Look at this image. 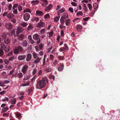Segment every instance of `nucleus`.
I'll return each mask as SVG.
<instances>
[{
	"mask_svg": "<svg viewBox=\"0 0 120 120\" xmlns=\"http://www.w3.org/2000/svg\"><path fill=\"white\" fill-rule=\"evenodd\" d=\"M19 51L17 48H16L14 50V54H17L19 52Z\"/></svg>",
	"mask_w": 120,
	"mask_h": 120,
	"instance_id": "f704fd0d",
	"label": "nucleus"
},
{
	"mask_svg": "<svg viewBox=\"0 0 120 120\" xmlns=\"http://www.w3.org/2000/svg\"><path fill=\"white\" fill-rule=\"evenodd\" d=\"M71 4L72 5L74 6H76L77 5V3L74 2H72Z\"/></svg>",
	"mask_w": 120,
	"mask_h": 120,
	"instance_id": "6e6d98bb",
	"label": "nucleus"
},
{
	"mask_svg": "<svg viewBox=\"0 0 120 120\" xmlns=\"http://www.w3.org/2000/svg\"><path fill=\"white\" fill-rule=\"evenodd\" d=\"M28 42L26 40L24 41L21 43L22 45L24 47L26 46L27 45Z\"/></svg>",
	"mask_w": 120,
	"mask_h": 120,
	"instance_id": "dca6fc26",
	"label": "nucleus"
},
{
	"mask_svg": "<svg viewBox=\"0 0 120 120\" xmlns=\"http://www.w3.org/2000/svg\"><path fill=\"white\" fill-rule=\"evenodd\" d=\"M32 55L31 54H28L27 56L26 60L27 61H28L30 60L31 59Z\"/></svg>",
	"mask_w": 120,
	"mask_h": 120,
	"instance_id": "ddd939ff",
	"label": "nucleus"
},
{
	"mask_svg": "<svg viewBox=\"0 0 120 120\" xmlns=\"http://www.w3.org/2000/svg\"><path fill=\"white\" fill-rule=\"evenodd\" d=\"M14 16V15L11 13H9L7 15V17L10 20L13 19Z\"/></svg>",
	"mask_w": 120,
	"mask_h": 120,
	"instance_id": "6e6552de",
	"label": "nucleus"
},
{
	"mask_svg": "<svg viewBox=\"0 0 120 120\" xmlns=\"http://www.w3.org/2000/svg\"><path fill=\"white\" fill-rule=\"evenodd\" d=\"M12 42L13 43V44H17L18 42L16 40V39H15L14 40H12Z\"/></svg>",
	"mask_w": 120,
	"mask_h": 120,
	"instance_id": "052dcab7",
	"label": "nucleus"
},
{
	"mask_svg": "<svg viewBox=\"0 0 120 120\" xmlns=\"http://www.w3.org/2000/svg\"><path fill=\"white\" fill-rule=\"evenodd\" d=\"M8 107H6L5 108H3L2 109V110L3 112H5L8 111Z\"/></svg>",
	"mask_w": 120,
	"mask_h": 120,
	"instance_id": "c9c22d12",
	"label": "nucleus"
},
{
	"mask_svg": "<svg viewBox=\"0 0 120 120\" xmlns=\"http://www.w3.org/2000/svg\"><path fill=\"white\" fill-rule=\"evenodd\" d=\"M35 59L34 61V63L35 64H37L39 62L41 58L39 57H37Z\"/></svg>",
	"mask_w": 120,
	"mask_h": 120,
	"instance_id": "4468645a",
	"label": "nucleus"
},
{
	"mask_svg": "<svg viewBox=\"0 0 120 120\" xmlns=\"http://www.w3.org/2000/svg\"><path fill=\"white\" fill-rule=\"evenodd\" d=\"M65 11V10L64 8H62L57 11V13L59 15H60V14H61Z\"/></svg>",
	"mask_w": 120,
	"mask_h": 120,
	"instance_id": "6ab92c4d",
	"label": "nucleus"
},
{
	"mask_svg": "<svg viewBox=\"0 0 120 120\" xmlns=\"http://www.w3.org/2000/svg\"><path fill=\"white\" fill-rule=\"evenodd\" d=\"M30 17V15L28 13H26L24 15L23 18L25 21H27L29 19Z\"/></svg>",
	"mask_w": 120,
	"mask_h": 120,
	"instance_id": "0eeeda50",
	"label": "nucleus"
},
{
	"mask_svg": "<svg viewBox=\"0 0 120 120\" xmlns=\"http://www.w3.org/2000/svg\"><path fill=\"white\" fill-rule=\"evenodd\" d=\"M65 49L64 47H61L60 49V52H62L64 51Z\"/></svg>",
	"mask_w": 120,
	"mask_h": 120,
	"instance_id": "774afa93",
	"label": "nucleus"
},
{
	"mask_svg": "<svg viewBox=\"0 0 120 120\" xmlns=\"http://www.w3.org/2000/svg\"><path fill=\"white\" fill-rule=\"evenodd\" d=\"M76 29L79 31H81L82 29V26L81 25H78L76 27Z\"/></svg>",
	"mask_w": 120,
	"mask_h": 120,
	"instance_id": "c85d7f7f",
	"label": "nucleus"
},
{
	"mask_svg": "<svg viewBox=\"0 0 120 120\" xmlns=\"http://www.w3.org/2000/svg\"><path fill=\"white\" fill-rule=\"evenodd\" d=\"M19 33L22 32L23 31V28L21 26H19L16 29Z\"/></svg>",
	"mask_w": 120,
	"mask_h": 120,
	"instance_id": "aec40b11",
	"label": "nucleus"
},
{
	"mask_svg": "<svg viewBox=\"0 0 120 120\" xmlns=\"http://www.w3.org/2000/svg\"><path fill=\"white\" fill-rule=\"evenodd\" d=\"M49 78L51 79H52L53 80L55 79V77L54 75H50L49 76Z\"/></svg>",
	"mask_w": 120,
	"mask_h": 120,
	"instance_id": "09e8293b",
	"label": "nucleus"
},
{
	"mask_svg": "<svg viewBox=\"0 0 120 120\" xmlns=\"http://www.w3.org/2000/svg\"><path fill=\"white\" fill-rule=\"evenodd\" d=\"M45 29H43L41 30L40 31V33L41 34H44L45 32Z\"/></svg>",
	"mask_w": 120,
	"mask_h": 120,
	"instance_id": "49530a36",
	"label": "nucleus"
},
{
	"mask_svg": "<svg viewBox=\"0 0 120 120\" xmlns=\"http://www.w3.org/2000/svg\"><path fill=\"white\" fill-rule=\"evenodd\" d=\"M24 38V36L23 34L20 35L18 37V38L20 40H22Z\"/></svg>",
	"mask_w": 120,
	"mask_h": 120,
	"instance_id": "7c9ffc66",
	"label": "nucleus"
},
{
	"mask_svg": "<svg viewBox=\"0 0 120 120\" xmlns=\"http://www.w3.org/2000/svg\"><path fill=\"white\" fill-rule=\"evenodd\" d=\"M4 26L6 28L9 30L11 29L12 27V26L11 23H9L5 24Z\"/></svg>",
	"mask_w": 120,
	"mask_h": 120,
	"instance_id": "423d86ee",
	"label": "nucleus"
},
{
	"mask_svg": "<svg viewBox=\"0 0 120 120\" xmlns=\"http://www.w3.org/2000/svg\"><path fill=\"white\" fill-rule=\"evenodd\" d=\"M24 92H20L19 93L18 95L20 96L23 95L24 94Z\"/></svg>",
	"mask_w": 120,
	"mask_h": 120,
	"instance_id": "5fc2aeb1",
	"label": "nucleus"
},
{
	"mask_svg": "<svg viewBox=\"0 0 120 120\" xmlns=\"http://www.w3.org/2000/svg\"><path fill=\"white\" fill-rule=\"evenodd\" d=\"M51 70V69L50 68H48L45 70V71L47 72H49Z\"/></svg>",
	"mask_w": 120,
	"mask_h": 120,
	"instance_id": "bf43d9fd",
	"label": "nucleus"
},
{
	"mask_svg": "<svg viewBox=\"0 0 120 120\" xmlns=\"http://www.w3.org/2000/svg\"><path fill=\"white\" fill-rule=\"evenodd\" d=\"M14 32V30H11V32L10 33H9V34H8L9 35V36H12V35L13 34Z\"/></svg>",
	"mask_w": 120,
	"mask_h": 120,
	"instance_id": "c03bdc74",
	"label": "nucleus"
},
{
	"mask_svg": "<svg viewBox=\"0 0 120 120\" xmlns=\"http://www.w3.org/2000/svg\"><path fill=\"white\" fill-rule=\"evenodd\" d=\"M65 21V23L66 25L67 26H68L70 23V19H66Z\"/></svg>",
	"mask_w": 120,
	"mask_h": 120,
	"instance_id": "bb28decb",
	"label": "nucleus"
},
{
	"mask_svg": "<svg viewBox=\"0 0 120 120\" xmlns=\"http://www.w3.org/2000/svg\"><path fill=\"white\" fill-rule=\"evenodd\" d=\"M33 55L34 59H36L38 57L37 54L35 52H34L33 53Z\"/></svg>",
	"mask_w": 120,
	"mask_h": 120,
	"instance_id": "58836bf2",
	"label": "nucleus"
},
{
	"mask_svg": "<svg viewBox=\"0 0 120 120\" xmlns=\"http://www.w3.org/2000/svg\"><path fill=\"white\" fill-rule=\"evenodd\" d=\"M83 13L82 11H80L77 13L76 15L78 16H82Z\"/></svg>",
	"mask_w": 120,
	"mask_h": 120,
	"instance_id": "cd10ccee",
	"label": "nucleus"
},
{
	"mask_svg": "<svg viewBox=\"0 0 120 120\" xmlns=\"http://www.w3.org/2000/svg\"><path fill=\"white\" fill-rule=\"evenodd\" d=\"M53 33L52 31H51V32H49L48 33V36L49 37H51L53 35Z\"/></svg>",
	"mask_w": 120,
	"mask_h": 120,
	"instance_id": "2f4dec72",
	"label": "nucleus"
},
{
	"mask_svg": "<svg viewBox=\"0 0 120 120\" xmlns=\"http://www.w3.org/2000/svg\"><path fill=\"white\" fill-rule=\"evenodd\" d=\"M14 35L15 37H17L19 35V33L16 29L14 30Z\"/></svg>",
	"mask_w": 120,
	"mask_h": 120,
	"instance_id": "412c9836",
	"label": "nucleus"
},
{
	"mask_svg": "<svg viewBox=\"0 0 120 120\" xmlns=\"http://www.w3.org/2000/svg\"><path fill=\"white\" fill-rule=\"evenodd\" d=\"M10 39L8 38H7L4 40V42L6 44H8L10 42Z\"/></svg>",
	"mask_w": 120,
	"mask_h": 120,
	"instance_id": "b1692460",
	"label": "nucleus"
},
{
	"mask_svg": "<svg viewBox=\"0 0 120 120\" xmlns=\"http://www.w3.org/2000/svg\"><path fill=\"white\" fill-rule=\"evenodd\" d=\"M64 66L62 64H61L60 66L58 68V70L59 71H62L63 69Z\"/></svg>",
	"mask_w": 120,
	"mask_h": 120,
	"instance_id": "a878e982",
	"label": "nucleus"
},
{
	"mask_svg": "<svg viewBox=\"0 0 120 120\" xmlns=\"http://www.w3.org/2000/svg\"><path fill=\"white\" fill-rule=\"evenodd\" d=\"M32 26L31 25H30L27 27V30H30L32 28Z\"/></svg>",
	"mask_w": 120,
	"mask_h": 120,
	"instance_id": "ea45409f",
	"label": "nucleus"
},
{
	"mask_svg": "<svg viewBox=\"0 0 120 120\" xmlns=\"http://www.w3.org/2000/svg\"><path fill=\"white\" fill-rule=\"evenodd\" d=\"M3 49L4 51L5 52H8L10 49V47L8 45H5L4 44V46L3 48H2Z\"/></svg>",
	"mask_w": 120,
	"mask_h": 120,
	"instance_id": "39448f33",
	"label": "nucleus"
},
{
	"mask_svg": "<svg viewBox=\"0 0 120 120\" xmlns=\"http://www.w3.org/2000/svg\"><path fill=\"white\" fill-rule=\"evenodd\" d=\"M18 10L20 11H21L22 10V7L21 6L19 5L18 6Z\"/></svg>",
	"mask_w": 120,
	"mask_h": 120,
	"instance_id": "603ef678",
	"label": "nucleus"
},
{
	"mask_svg": "<svg viewBox=\"0 0 120 120\" xmlns=\"http://www.w3.org/2000/svg\"><path fill=\"white\" fill-rule=\"evenodd\" d=\"M90 1L88 0H83V1H81V3H83V2L85 3H87L88 2H89Z\"/></svg>",
	"mask_w": 120,
	"mask_h": 120,
	"instance_id": "864d4df0",
	"label": "nucleus"
},
{
	"mask_svg": "<svg viewBox=\"0 0 120 120\" xmlns=\"http://www.w3.org/2000/svg\"><path fill=\"white\" fill-rule=\"evenodd\" d=\"M50 18V15L49 14H46L44 16V18L45 19H47Z\"/></svg>",
	"mask_w": 120,
	"mask_h": 120,
	"instance_id": "79ce46f5",
	"label": "nucleus"
},
{
	"mask_svg": "<svg viewBox=\"0 0 120 120\" xmlns=\"http://www.w3.org/2000/svg\"><path fill=\"white\" fill-rule=\"evenodd\" d=\"M2 38L3 39H5L6 38V37L7 36L6 35L4 34H3L2 35Z\"/></svg>",
	"mask_w": 120,
	"mask_h": 120,
	"instance_id": "8fccbe9b",
	"label": "nucleus"
},
{
	"mask_svg": "<svg viewBox=\"0 0 120 120\" xmlns=\"http://www.w3.org/2000/svg\"><path fill=\"white\" fill-rule=\"evenodd\" d=\"M58 57L60 60H63L64 58V57L63 56H59Z\"/></svg>",
	"mask_w": 120,
	"mask_h": 120,
	"instance_id": "13d9d810",
	"label": "nucleus"
},
{
	"mask_svg": "<svg viewBox=\"0 0 120 120\" xmlns=\"http://www.w3.org/2000/svg\"><path fill=\"white\" fill-rule=\"evenodd\" d=\"M30 83L29 82H27L26 83L22 84H21L22 86H29L30 85Z\"/></svg>",
	"mask_w": 120,
	"mask_h": 120,
	"instance_id": "c756f323",
	"label": "nucleus"
},
{
	"mask_svg": "<svg viewBox=\"0 0 120 120\" xmlns=\"http://www.w3.org/2000/svg\"><path fill=\"white\" fill-rule=\"evenodd\" d=\"M26 57V56L24 55L19 56L18 57V59L20 60H23Z\"/></svg>",
	"mask_w": 120,
	"mask_h": 120,
	"instance_id": "5701e85b",
	"label": "nucleus"
},
{
	"mask_svg": "<svg viewBox=\"0 0 120 120\" xmlns=\"http://www.w3.org/2000/svg\"><path fill=\"white\" fill-rule=\"evenodd\" d=\"M93 8L94 9H97L98 8V5L96 3H94L93 5Z\"/></svg>",
	"mask_w": 120,
	"mask_h": 120,
	"instance_id": "473e14b6",
	"label": "nucleus"
},
{
	"mask_svg": "<svg viewBox=\"0 0 120 120\" xmlns=\"http://www.w3.org/2000/svg\"><path fill=\"white\" fill-rule=\"evenodd\" d=\"M64 47L65 50H67L68 49V47L66 43H65L64 44Z\"/></svg>",
	"mask_w": 120,
	"mask_h": 120,
	"instance_id": "37998d69",
	"label": "nucleus"
},
{
	"mask_svg": "<svg viewBox=\"0 0 120 120\" xmlns=\"http://www.w3.org/2000/svg\"><path fill=\"white\" fill-rule=\"evenodd\" d=\"M48 79L46 77L42 78L37 83V86L38 89L43 88L45 86L46 84L48 82Z\"/></svg>",
	"mask_w": 120,
	"mask_h": 120,
	"instance_id": "f257e3e1",
	"label": "nucleus"
},
{
	"mask_svg": "<svg viewBox=\"0 0 120 120\" xmlns=\"http://www.w3.org/2000/svg\"><path fill=\"white\" fill-rule=\"evenodd\" d=\"M36 13L37 15L39 16H42L44 14L43 13L42 11H36Z\"/></svg>",
	"mask_w": 120,
	"mask_h": 120,
	"instance_id": "2eb2a0df",
	"label": "nucleus"
},
{
	"mask_svg": "<svg viewBox=\"0 0 120 120\" xmlns=\"http://www.w3.org/2000/svg\"><path fill=\"white\" fill-rule=\"evenodd\" d=\"M30 78V76L29 75H26L25 76L24 78L23 79V80H26L29 79Z\"/></svg>",
	"mask_w": 120,
	"mask_h": 120,
	"instance_id": "4c0bfd02",
	"label": "nucleus"
},
{
	"mask_svg": "<svg viewBox=\"0 0 120 120\" xmlns=\"http://www.w3.org/2000/svg\"><path fill=\"white\" fill-rule=\"evenodd\" d=\"M19 24L23 27H25L27 25V23L25 22H22L20 23Z\"/></svg>",
	"mask_w": 120,
	"mask_h": 120,
	"instance_id": "a211bd4d",
	"label": "nucleus"
},
{
	"mask_svg": "<svg viewBox=\"0 0 120 120\" xmlns=\"http://www.w3.org/2000/svg\"><path fill=\"white\" fill-rule=\"evenodd\" d=\"M33 38L34 40H37L39 38V36L38 34H35L33 35Z\"/></svg>",
	"mask_w": 120,
	"mask_h": 120,
	"instance_id": "f3484780",
	"label": "nucleus"
},
{
	"mask_svg": "<svg viewBox=\"0 0 120 120\" xmlns=\"http://www.w3.org/2000/svg\"><path fill=\"white\" fill-rule=\"evenodd\" d=\"M11 21L13 23H15L16 21V20L14 18H13V19H11Z\"/></svg>",
	"mask_w": 120,
	"mask_h": 120,
	"instance_id": "de8ad7c7",
	"label": "nucleus"
},
{
	"mask_svg": "<svg viewBox=\"0 0 120 120\" xmlns=\"http://www.w3.org/2000/svg\"><path fill=\"white\" fill-rule=\"evenodd\" d=\"M17 48L19 49V51H22L23 50V48H22L20 46H19Z\"/></svg>",
	"mask_w": 120,
	"mask_h": 120,
	"instance_id": "69168bd1",
	"label": "nucleus"
},
{
	"mask_svg": "<svg viewBox=\"0 0 120 120\" xmlns=\"http://www.w3.org/2000/svg\"><path fill=\"white\" fill-rule=\"evenodd\" d=\"M69 10L71 12H73V8H71L70 7L68 8Z\"/></svg>",
	"mask_w": 120,
	"mask_h": 120,
	"instance_id": "0e129e2a",
	"label": "nucleus"
},
{
	"mask_svg": "<svg viewBox=\"0 0 120 120\" xmlns=\"http://www.w3.org/2000/svg\"><path fill=\"white\" fill-rule=\"evenodd\" d=\"M39 3V1L38 0H33L31 2V4L33 5H35L38 4Z\"/></svg>",
	"mask_w": 120,
	"mask_h": 120,
	"instance_id": "9d476101",
	"label": "nucleus"
},
{
	"mask_svg": "<svg viewBox=\"0 0 120 120\" xmlns=\"http://www.w3.org/2000/svg\"><path fill=\"white\" fill-rule=\"evenodd\" d=\"M12 7V6L11 4H10L8 6V10H11V8Z\"/></svg>",
	"mask_w": 120,
	"mask_h": 120,
	"instance_id": "680f3d73",
	"label": "nucleus"
},
{
	"mask_svg": "<svg viewBox=\"0 0 120 120\" xmlns=\"http://www.w3.org/2000/svg\"><path fill=\"white\" fill-rule=\"evenodd\" d=\"M35 49L37 52H38L39 51V49L38 46H34Z\"/></svg>",
	"mask_w": 120,
	"mask_h": 120,
	"instance_id": "e2e57ef3",
	"label": "nucleus"
},
{
	"mask_svg": "<svg viewBox=\"0 0 120 120\" xmlns=\"http://www.w3.org/2000/svg\"><path fill=\"white\" fill-rule=\"evenodd\" d=\"M27 68L28 67L27 66L25 65L24 66L22 70V71L23 73L25 74L26 73Z\"/></svg>",
	"mask_w": 120,
	"mask_h": 120,
	"instance_id": "9b49d317",
	"label": "nucleus"
},
{
	"mask_svg": "<svg viewBox=\"0 0 120 120\" xmlns=\"http://www.w3.org/2000/svg\"><path fill=\"white\" fill-rule=\"evenodd\" d=\"M37 72V70L36 69H34L32 72V74L33 75H34Z\"/></svg>",
	"mask_w": 120,
	"mask_h": 120,
	"instance_id": "338daca9",
	"label": "nucleus"
},
{
	"mask_svg": "<svg viewBox=\"0 0 120 120\" xmlns=\"http://www.w3.org/2000/svg\"><path fill=\"white\" fill-rule=\"evenodd\" d=\"M31 11L28 8H26L25 10H24V12H31Z\"/></svg>",
	"mask_w": 120,
	"mask_h": 120,
	"instance_id": "a19ab883",
	"label": "nucleus"
},
{
	"mask_svg": "<svg viewBox=\"0 0 120 120\" xmlns=\"http://www.w3.org/2000/svg\"><path fill=\"white\" fill-rule=\"evenodd\" d=\"M16 100V98H15L13 99H11L10 101V102L11 103V104H15Z\"/></svg>",
	"mask_w": 120,
	"mask_h": 120,
	"instance_id": "4be33fe9",
	"label": "nucleus"
},
{
	"mask_svg": "<svg viewBox=\"0 0 120 120\" xmlns=\"http://www.w3.org/2000/svg\"><path fill=\"white\" fill-rule=\"evenodd\" d=\"M59 16V17L58 16H56L55 18L54 19V20L55 22H58L60 17V16Z\"/></svg>",
	"mask_w": 120,
	"mask_h": 120,
	"instance_id": "e433bc0d",
	"label": "nucleus"
},
{
	"mask_svg": "<svg viewBox=\"0 0 120 120\" xmlns=\"http://www.w3.org/2000/svg\"><path fill=\"white\" fill-rule=\"evenodd\" d=\"M34 89V87L32 86L31 88L30 89V90H27V92L28 94H31V93L32 92Z\"/></svg>",
	"mask_w": 120,
	"mask_h": 120,
	"instance_id": "393cba45",
	"label": "nucleus"
},
{
	"mask_svg": "<svg viewBox=\"0 0 120 120\" xmlns=\"http://www.w3.org/2000/svg\"><path fill=\"white\" fill-rule=\"evenodd\" d=\"M9 81L8 80H4L3 81V84H7L9 83Z\"/></svg>",
	"mask_w": 120,
	"mask_h": 120,
	"instance_id": "3c124183",
	"label": "nucleus"
},
{
	"mask_svg": "<svg viewBox=\"0 0 120 120\" xmlns=\"http://www.w3.org/2000/svg\"><path fill=\"white\" fill-rule=\"evenodd\" d=\"M45 25V23L44 22L40 21L39 22L38 24L36 26L37 28H39L41 27L44 26Z\"/></svg>",
	"mask_w": 120,
	"mask_h": 120,
	"instance_id": "20e7f679",
	"label": "nucleus"
},
{
	"mask_svg": "<svg viewBox=\"0 0 120 120\" xmlns=\"http://www.w3.org/2000/svg\"><path fill=\"white\" fill-rule=\"evenodd\" d=\"M52 7V5L51 4H50L47 7L45 8V11H49L51 9Z\"/></svg>",
	"mask_w": 120,
	"mask_h": 120,
	"instance_id": "1a4fd4ad",
	"label": "nucleus"
},
{
	"mask_svg": "<svg viewBox=\"0 0 120 120\" xmlns=\"http://www.w3.org/2000/svg\"><path fill=\"white\" fill-rule=\"evenodd\" d=\"M4 46V44L3 42L1 43L0 44V56L2 55L4 53V51L2 48Z\"/></svg>",
	"mask_w": 120,
	"mask_h": 120,
	"instance_id": "7ed1b4c3",
	"label": "nucleus"
},
{
	"mask_svg": "<svg viewBox=\"0 0 120 120\" xmlns=\"http://www.w3.org/2000/svg\"><path fill=\"white\" fill-rule=\"evenodd\" d=\"M87 6L89 10L91 11L92 9V5L90 3H88L87 4Z\"/></svg>",
	"mask_w": 120,
	"mask_h": 120,
	"instance_id": "72a5a7b5",
	"label": "nucleus"
},
{
	"mask_svg": "<svg viewBox=\"0 0 120 120\" xmlns=\"http://www.w3.org/2000/svg\"><path fill=\"white\" fill-rule=\"evenodd\" d=\"M2 101H8L9 100V99L8 98L5 97L4 98L2 99Z\"/></svg>",
	"mask_w": 120,
	"mask_h": 120,
	"instance_id": "a18cd8bd",
	"label": "nucleus"
},
{
	"mask_svg": "<svg viewBox=\"0 0 120 120\" xmlns=\"http://www.w3.org/2000/svg\"><path fill=\"white\" fill-rule=\"evenodd\" d=\"M18 6V4H15L12 7V9L13 10L14 9L16 8Z\"/></svg>",
	"mask_w": 120,
	"mask_h": 120,
	"instance_id": "4d7b16f0",
	"label": "nucleus"
},
{
	"mask_svg": "<svg viewBox=\"0 0 120 120\" xmlns=\"http://www.w3.org/2000/svg\"><path fill=\"white\" fill-rule=\"evenodd\" d=\"M68 16L67 13L66 12L64 13L61 17L60 19V22L61 24H64V20L66 18H68Z\"/></svg>",
	"mask_w": 120,
	"mask_h": 120,
	"instance_id": "f03ea898",
	"label": "nucleus"
},
{
	"mask_svg": "<svg viewBox=\"0 0 120 120\" xmlns=\"http://www.w3.org/2000/svg\"><path fill=\"white\" fill-rule=\"evenodd\" d=\"M42 2L43 3L42 4V5L43 7L46 6L48 3V1L47 0H43Z\"/></svg>",
	"mask_w": 120,
	"mask_h": 120,
	"instance_id": "f8f14e48",
	"label": "nucleus"
}]
</instances>
